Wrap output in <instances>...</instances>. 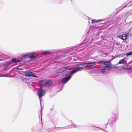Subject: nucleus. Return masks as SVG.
I'll return each instance as SVG.
<instances>
[{"mask_svg": "<svg viewBox=\"0 0 132 132\" xmlns=\"http://www.w3.org/2000/svg\"><path fill=\"white\" fill-rule=\"evenodd\" d=\"M53 83V81L51 80H44L42 81L40 84L42 86L45 87H48L52 84Z\"/></svg>", "mask_w": 132, "mask_h": 132, "instance_id": "f257e3e1", "label": "nucleus"}, {"mask_svg": "<svg viewBox=\"0 0 132 132\" xmlns=\"http://www.w3.org/2000/svg\"><path fill=\"white\" fill-rule=\"evenodd\" d=\"M131 33L129 32L128 33L125 34H123L122 35L119 36V38L123 40H125L127 38H129V37L131 36Z\"/></svg>", "mask_w": 132, "mask_h": 132, "instance_id": "f03ea898", "label": "nucleus"}, {"mask_svg": "<svg viewBox=\"0 0 132 132\" xmlns=\"http://www.w3.org/2000/svg\"><path fill=\"white\" fill-rule=\"evenodd\" d=\"M29 55L28 57H30V59L31 60H33L37 57L36 54L34 52L29 53Z\"/></svg>", "mask_w": 132, "mask_h": 132, "instance_id": "7ed1b4c3", "label": "nucleus"}, {"mask_svg": "<svg viewBox=\"0 0 132 132\" xmlns=\"http://www.w3.org/2000/svg\"><path fill=\"white\" fill-rule=\"evenodd\" d=\"M95 65V62H88L86 63H82L80 64V65L85 67H92Z\"/></svg>", "mask_w": 132, "mask_h": 132, "instance_id": "20e7f679", "label": "nucleus"}, {"mask_svg": "<svg viewBox=\"0 0 132 132\" xmlns=\"http://www.w3.org/2000/svg\"><path fill=\"white\" fill-rule=\"evenodd\" d=\"M111 68L107 66H104L101 69V72L103 74H106L110 70Z\"/></svg>", "mask_w": 132, "mask_h": 132, "instance_id": "39448f33", "label": "nucleus"}, {"mask_svg": "<svg viewBox=\"0 0 132 132\" xmlns=\"http://www.w3.org/2000/svg\"><path fill=\"white\" fill-rule=\"evenodd\" d=\"M37 94L40 101V98L44 95L45 94V90L41 89L38 92Z\"/></svg>", "mask_w": 132, "mask_h": 132, "instance_id": "423d86ee", "label": "nucleus"}, {"mask_svg": "<svg viewBox=\"0 0 132 132\" xmlns=\"http://www.w3.org/2000/svg\"><path fill=\"white\" fill-rule=\"evenodd\" d=\"M25 76L27 77H36V76L35 75L32 73L30 71L26 72H25L24 74Z\"/></svg>", "mask_w": 132, "mask_h": 132, "instance_id": "0eeeda50", "label": "nucleus"}, {"mask_svg": "<svg viewBox=\"0 0 132 132\" xmlns=\"http://www.w3.org/2000/svg\"><path fill=\"white\" fill-rule=\"evenodd\" d=\"M67 69V67H64L62 68H61L57 69L56 70V72L57 73H60L63 72Z\"/></svg>", "mask_w": 132, "mask_h": 132, "instance_id": "6e6552de", "label": "nucleus"}, {"mask_svg": "<svg viewBox=\"0 0 132 132\" xmlns=\"http://www.w3.org/2000/svg\"><path fill=\"white\" fill-rule=\"evenodd\" d=\"M71 76L69 75L67 77L64 78L62 79L61 81V82L62 83H64L67 82L71 78Z\"/></svg>", "mask_w": 132, "mask_h": 132, "instance_id": "1a4fd4ad", "label": "nucleus"}, {"mask_svg": "<svg viewBox=\"0 0 132 132\" xmlns=\"http://www.w3.org/2000/svg\"><path fill=\"white\" fill-rule=\"evenodd\" d=\"M103 64L105 65L104 66H107L109 68H111V61H104V60Z\"/></svg>", "mask_w": 132, "mask_h": 132, "instance_id": "9d476101", "label": "nucleus"}, {"mask_svg": "<svg viewBox=\"0 0 132 132\" xmlns=\"http://www.w3.org/2000/svg\"><path fill=\"white\" fill-rule=\"evenodd\" d=\"M76 72L82 71L84 70L83 67H78L75 69Z\"/></svg>", "mask_w": 132, "mask_h": 132, "instance_id": "9b49d317", "label": "nucleus"}, {"mask_svg": "<svg viewBox=\"0 0 132 132\" xmlns=\"http://www.w3.org/2000/svg\"><path fill=\"white\" fill-rule=\"evenodd\" d=\"M126 59L125 58L122 59L120 60L119 62V64H123L125 63L126 61Z\"/></svg>", "mask_w": 132, "mask_h": 132, "instance_id": "f8f14e48", "label": "nucleus"}, {"mask_svg": "<svg viewBox=\"0 0 132 132\" xmlns=\"http://www.w3.org/2000/svg\"><path fill=\"white\" fill-rule=\"evenodd\" d=\"M104 60H102L99 61L95 62L96 64H103Z\"/></svg>", "mask_w": 132, "mask_h": 132, "instance_id": "ddd939ff", "label": "nucleus"}, {"mask_svg": "<svg viewBox=\"0 0 132 132\" xmlns=\"http://www.w3.org/2000/svg\"><path fill=\"white\" fill-rule=\"evenodd\" d=\"M29 53H23L22 54L21 56L22 57H26L27 56H29Z\"/></svg>", "mask_w": 132, "mask_h": 132, "instance_id": "4468645a", "label": "nucleus"}, {"mask_svg": "<svg viewBox=\"0 0 132 132\" xmlns=\"http://www.w3.org/2000/svg\"><path fill=\"white\" fill-rule=\"evenodd\" d=\"M76 72V71L75 69L73 70L70 71L69 72V74H70L69 75L71 76V75L73 74L74 73Z\"/></svg>", "mask_w": 132, "mask_h": 132, "instance_id": "2eb2a0df", "label": "nucleus"}, {"mask_svg": "<svg viewBox=\"0 0 132 132\" xmlns=\"http://www.w3.org/2000/svg\"><path fill=\"white\" fill-rule=\"evenodd\" d=\"M122 67L126 70H129L131 69L129 67H128L127 65L125 66L124 65H123V67Z\"/></svg>", "mask_w": 132, "mask_h": 132, "instance_id": "dca6fc26", "label": "nucleus"}, {"mask_svg": "<svg viewBox=\"0 0 132 132\" xmlns=\"http://www.w3.org/2000/svg\"><path fill=\"white\" fill-rule=\"evenodd\" d=\"M12 62H14L15 63H18L20 62L19 60H16V59L15 58H13L12 60Z\"/></svg>", "mask_w": 132, "mask_h": 132, "instance_id": "f3484780", "label": "nucleus"}, {"mask_svg": "<svg viewBox=\"0 0 132 132\" xmlns=\"http://www.w3.org/2000/svg\"><path fill=\"white\" fill-rule=\"evenodd\" d=\"M50 52L49 51H46L44 53H42V54H44L45 55H47L48 54H50Z\"/></svg>", "mask_w": 132, "mask_h": 132, "instance_id": "a211bd4d", "label": "nucleus"}, {"mask_svg": "<svg viewBox=\"0 0 132 132\" xmlns=\"http://www.w3.org/2000/svg\"><path fill=\"white\" fill-rule=\"evenodd\" d=\"M131 55H132V51L127 53L126 54V55L127 56Z\"/></svg>", "mask_w": 132, "mask_h": 132, "instance_id": "6ab92c4d", "label": "nucleus"}, {"mask_svg": "<svg viewBox=\"0 0 132 132\" xmlns=\"http://www.w3.org/2000/svg\"><path fill=\"white\" fill-rule=\"evenodd\" d=\"M103 20H93L92 21V22L93 23L94 22H97L100 21H101Z\"/></svg>", "mask_w": 132, "mask_h": 132, "instance_id": "aec40b11", "label": "nucleus"}, {"mask_svg": "<svg viewBox=\"0 0 132 132\" xmlns=\"http://www.w3.org/2000/svg\"><path fill=\"white\" fill-rule=\"evenodd\" d=\"M12 62H12V60L9 61V64H11Z\"/></svg>", "mask_w": 132, "mask_h": 132, "instance_id": "412c9836", "label": "nucleus"}, {"mask_svg": "<svg viewBox=\"0 0 132 132\" xmlns=\"http://www.w3.org/2000/svg\"><path fill=\"white\" fill-rule=\"evenodd\" d=\"M114 67L115 68H117V67Z\"/></svg>", "mask_w": 132, "mask_h": 132, "instance_id": "4be33fe9", "label": "nucleus"}]
</instances>
